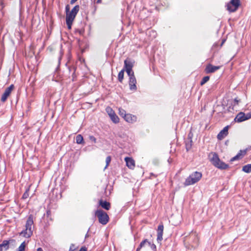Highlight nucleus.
<instances>
[{"instance_id": "obj_1", "label": "nucleus", "mask_w": 251, "mask_h": 251, "mask_svg": "<svg viewBox=\"0 0 251 251\" xmlns=\"http://www.w3.org/2000/svg\"><path fill=\"white\" fill-rule=\"evenodd\" d=\"M25 226V229L23 230L20 234L25 238H29L32 235L34 229L33 216L32 215L30 214L28 216Z\"/></svg>"}, {"instance_id": "obj_2", "label": "nucleus", "mask_w": 251, "mask_h": 251, "mask_svg": "<svg viewBox=\"0 0 251 251\" xmlns=\"http://www.w3.org/2000/svg\"><path fill=\"white\" fill-rule=\"evenodd\" d=\"M184 241L188 244L190 249H195L199 246V238L196 232H192L188 236H186Z\"/></svg>"}, {"instance_id": "obj_3", "label": "nucleus", "mask_w": 251, "mask_h": 251, "mask_svg": "<svg viewBox=\"0 0 251 251\" xmlns=\"http://www.w3.org/2000/svg\"><path fill=\"white\" fill-rule=\"evenodd\" d=\"M201 177L202 174L201 172H194L186 178L183 184L185 186L193 185L199 181Z\"/></svg>"}, {"instance_id": "obj_4", "label": "nucleus", "mask_w": 251, "mask_h": 251, "mask_svg": "<svg viewBox=\"0 0 251 251\" xmlns=\"http://www.w3.org/2000/svg\"><path fill=\"white\" fill-rule=\"evenodd\" d=\"M210 161L214 166L221 170L226 169L229 167L228 164H226L220 159L218 155L216 153L212 154V156L210 158Z\"/></svg>"}, {"instance_id": "obj_5", "label": "nucleus", "mask_w": 251, "mask_h": 251, "mask_svg": "<svg viewBox=\"0 0 251 251\" xmlns=\"http://www.w3.org/2000/svg\"><path fill=\"white\" fill-rule=\"evenodd\" d=\"M95 215L98 217L99 222L101 224L105 225L108 222V215L102 210H97L95 212Z\"/></svg>"}, {"instance_id": "obj_6", "label": "nucleus", "mask_w": 251, "mask_h": 251, "mask_svg": "<svg viewBox=\"0 0 251 251\" xmlns=\"http://www.w3.org/2000/svg\"><path fill=\"white\" fill-rule=\"evenodd\" d=\"M240 5V0H231L227 4V10L230 12L236 11Z\"/></svg>"}, {"instance_id": "obj_7", "label": "nucleus", "mask_w": 251, "mask_h": 251, "mask_svg": "<svg viewBox=\"0 0 251 251\" xmlns=\"http://www.w3.org/2000/svg\"><path fill=\"white\" fill-rule=\"evenodd\" d=\"M14 88V85L11 84L8 87L5 89L1 98V101L5 102L6 100L8 97L10 96L12 91L13 90Z\"/></svg>"}, {"instance_id": "obj_8", "label": "nucleus", "mask_w": 251, "mask_h": 251, "mask_svg": "<svg viewBox=\"0 0 251 251\" xmlns=\"http://www.w3.org/2000/svg\"><path fill=\"white\" fill-rule=\"evenodd\" d=\"M134 61L130 58H126L124 61V67L125 71L127 70L128 72L129 70H132V68L134 66Z\"/></svg>"}, {"instance_id": "obj_9", "label": "nucleus", "mask_w": 251, "mask_h": 251, "mask_svg": "<svg viewBox=\"0 0 251 251\" xmlns=\"http://www.w3.org/2000/svg\"><path fill=\"white\" fill-rule=\"evenodd\" d=\"M79 6L78 5H75L71 10V12L67 14L66 15V18H69L70 19L74 20L75 18L77 13L79 11Z\"/></svg>"}, {"instance_id": "obj_10", "label": "nucleus", "mask_w": 251, "mask_h": 251, "mask_svg": "<svg viewBox=\"0 0 251 251\" xmlns=\"http://www.w3.org/2000/svg\"><path fill=\"white\" fill-rule=\"evenodd\" d=\"M220 68L221 66H216L209 64L206 66L205 71L207 74L213 73L220 69Z\"/></svg>"}, {"instance_id": "obj_11", "label": "nucleus", "mask_w": 251, "mask_h": 251, "mask_svg": "<svg viewBox=\"0 0 251 251\" xmlns=\"http://www.w3.org/2000/svg\"><path fill=\"white\" fill-rule=\"evenodd\" d=\"M228 126H225L218 134V139L221 140L226 137L228 134Z\"/></svg>"}, {"instance_id": "obj_12", "label": "nucleus", "mask_w": 251, "mask_h": 251, "mask_svg": "<svg viewBox=\"0 0 251 251\" xmlns=\"http://www.w3.org/2000/svg\"><path fill=\"white\" fill-rule=\"evenodd\" d=\"M164 226L163 224H160L158 226L157 233V240L158 242H161L163 239V233Z\"/></svg>"}, {"instance_id": "obj_13", "label": "nucleus", "mask_w": 251, "mask_h": 251, "mask_svg": "<svg viewBox=\"0 0 251 251\" xmlns=\"http://www.w3.org/2000/svg\"><path fill=\"white\" fill-rule=\"evenodd\" d=\"M136 79L135 77H132L129 78V89L131 91H136L137 90V87L136 85Z\"/></svg>"}, {"instance_id": "obj_14", "label": "nucleus", "mask_w": 251, "mask_h": 251, "mask_svg": "<svg viewBox=\"0 0 251 251\" xmlns=\"http://www.w3.org/2000/svg\"><path fill=\"white\" fill-rule=\"evenodd\" d=\"M125 160L126 162V165L128 168L130 169H133L134 168L135 161L132 158L126 157L125 158Z\"/></svg>"}, {"instance_id": "obj_15", "label": "nucleus", "mask_w": 251, "mask_h": 251, "mask_svg": "<svg viewBox=\"0 0 251 251\" xmlns=\"http://www.w3.org/2000/svg\"><path fill=\"white\" fill-rule=\"evenodd\" d=\"M235 122L240 123L247 120V118L245 117V114L243 112H240L238 113L234 119Z\"/></svg>"}, {"instance_id": "obj_16", "label": "nucleus", "mask_w": 251, "mask_h": 251, "mask_svg": "<svg viewBox=\"0 0 251 251\" xmlns=\"http://www.w3.org/2000/svg\"><path fill=\"white\" fill-rule=\"evenodd\" d=\"M9 248V241L4 240L0 244V251H6Z\"/></svg>"}, {"instance_id": "obj_17", "label": "nucleus", "mask_w": 251, "mask_h": 251, "mask_svg": "<svg viewBox=\"0 0 251 251\" xmlns=\"http://www.w3.org/2000/svg\"><path fill=\"white\" fill-rule=\"evenodd\" d=\"M246 153V150H240V151L230 159V161L233 162L235 160H238L243 156H244Z\"/></svg>"}, {"instance_id": "obj_18", "label": "nucleus", "mask_w": 251, "mask_h": 251, "mask_svg": "<svg viewBox=\"0 0 251 251\" xmlns=\"http://www.w3.org/2000/svg\"><path fill=\"white\" fill-rule=\"evenodd\" d=\"M124 119L128 123H132L136 121V117L130 114H127Z\"/></svg>"}, {"instance_id": "obj_19", "label": "nucleus", "mask_w": 251, "mask_h": 251, "mask_svg": "<svg viewBox=\"0 0 251 251\" xmlns=\"http://www.w3.org/2000/svg\"><path fill=\"white\" fill-rule=\"evenodd\" d=\"M99 204L103 208L106 210H108L110 208V203L106 201H103L101 200L99 201Z\"/></svg>"}, {"instance_id": "obj_20", "label": "nucleus", "mask_w": 251, "mask_h": 251, "mask_svg": "<svg viewBox=\"0 0 251 251\" xmlns=\"http://www.w3.org/2000/svg\"><path fill=\"white\" fill-rule=\"evenodd\" d=\"M76 143L78 144H84V142L83 136L81 134H78L76 136Z\"/></svg>"}, {"instance_id": "obj_21", "label": "nucleus", "mask_w": 251, "mask_h": 251, "mask_svg": "<svg viewBox=\"0 0 251 251\" xmlns=\"http://www.w3.org/2000/svg\"><path fill=\"white\" fill-rule=\"evenodd\" d=\"M242 171L246 173L251 172V164H247L244 166L242 168Z\"/></svg>"}, {"instance_id": "obj_22", "label": "nucleus", "mask_w": 251, "mask_h": 251, "mask_svg": "<svg viewBox=\"0 0 251 251\" xmlns=\"http://www.w3.org/2000/svg\"><path fill=\"white\" fill-rule=\"evenodd\" d=\"M125 71V69H123L118 74V79L120 82H122L123 80Z\"/></svg>"}, {"instance_id": "obj_23", "label": "nucleus", "mask_w": 251, "mask_h": 251, "mask_svg": "<svg viewBox=\"0 0 251 251\" xmlns=\"http://www.w3.org/2000/svg\"><path fill=\"white\" fill-rule=\"evenodd\" d=\"M111 120L114 123H118L119 121V119L118 117L116 115V114L114 113L112 116L110 117Z\"/></svg>"}, {"instance_id": "obj_24", "label": "nucleus", "mask_w": 251, "mask_h": 251, "mask_svg": "<svg viewBox=\"0 0 251 251\" xmlns=\"http://www.w3.org/2000/svg\"><path fill=\"white\" fill-rule=\"evenodd\" d=\"M73 21H74V20L66 18V24H67L69 29L71 28V26H72Z\"/></svg>"}, {"instance_id": "obj_25", "label": "nucleus", "mask_w": 251, "mask_h": 251, "mask_svg": "<svg viewBox=\"0 0 251 251\" xmlns=\"http://www.w3.org/2000/svg\"><path fill=\"white\" fill-rule=\"evenodd\" d=\"M106 111L108 113L109 117L112 116L114 113H115V112L114 110L110 107H107L106 108Z\"/></svg>"}, {"instance_id": "obj_26", "label": "nucleus", "mask_w": 251, "mask_h": 251, "mask_svg": "<svg viewBox=\"0 0 251 251\" xmlns=\"http://www.w3.org/2000/svg\"><path fill=\"white\" fill-rule=\"evenodd\" d=\"M119 115L124 118L127 114H126V111L122 108H119Z\"/></svg>"}, {"instance_id": "obj_27", "label": "nucleus", "mask_w": 251, "mask_h": 251, "mask_svg": "<svg viewBox=\"0 0 251 251\" xmlns=\"http://www.w3.org/2000/svg\"><path fill=\"white\" fill-rule=\"evenodd\" d=\"M29 189H30V186H29L28 187V188L26 189L25 192L24 193V194L22 196V198L23 199H26L29 197L28 192L29 191Z\"/></svg>"}, {"instance_id": "obj_28", "label": "nucleus", "mask_w": 251, "mask_h": 251, "mask_svg": "<svg viewBox=\"0 0 251 251\" xmlns=\"http://www.w3.org/2000/svg\"><path fill=\"white\" fill-rule=\"evenodd\" d=\"M240 102V100L238 99V98H235L231 103V105L233 106V109L234 107L237 105H238L239 103Z\"/></svg>"}, {"instance_id": "obj_29", "label": "nucleus", "mask_w": 251, "mask_h": 251, "mask_svg": "<svg viewBox=\"0 0 251 251\" xmlns=\"http://www.w3.org/2000/svg\"><path fill=\"white\" fill-rule=\"evenodd\" d=\"M209 76H205L203 77L201 81V85H203L206 82H207L209 80Z\"/></svg>"}, {"instance_id": "obj_30", "label": "nucleus", "mask_w": 251, "mask_h": 251, "mask_svg": "<svg viewBox=\"0 0 251 251\" xmlns=\"http://www.w3.org/2000/svg\"><path fill=\"white\" fill-rule=\"evenodd\" d=\"M147 243H148L149 245H151V243L148 240V239H145L143 241H142L140 243L139 245L140 246V247L143 248V247H144L145 245Z\"/></svg>"}, {"instance_id": "obj_31", "label": "nucleus", "mask_w": 251, "mask_h": 251, "mask_svg": "<svg viewBox=\"0 0 251 251\" xmlns=\"http://www.w3.org/2000/svg\"><path fill=\"white\" fill-rule=\"evenodd\" d=\"M25 250V243L23 242L18 248V251H24Z\"/></svg>"}, {"instance_id": "obj_32", "label": "nucleus", "mask_w": 251, "mask_h": 251, "mask_svg": "<svg viewBox=\"0 0 251 251\" xmlns=\"http://www.w3.org/2000/svg\"><path fill=\"white\" fill-rule=\"evenodd\" d=\"M126 71L129 78L135 77L134 72L132 70H129V72H128L127 70H126Z\"/></svg>"}, {"instance_id": "obj_33", "label": "nucleus", "mask_w": 251, "mask_h": 251, "mask_svg": "<svg viewBox=\"0 0 251 251\" xmlns=\"http://www.w3.org/2000/svg\"><path fill=\"white\" fill-rule=\"evenodd\" d=\"M111 157L110 156H108L106 158V166L105 167V169H106L107 166L109 165L110 161H111Z\"/></svg>"}, {"instance_id": "obj_34", "label": "nucleus", "mask_w": 251, "mask_h": 251, "mask_svg": "<svg viewBox=\"0 0 251 251\" xmlns=\"http://www.w3.org/2000/svg\"><path fill=\"white\" fill-rule=\"evenodd\" d=\"M192 147V141H190V143L186 144V149L187 151L190 150Z\"/></svg>"}, {"instance_id": "obj_35", "label": "nucleus", "mask_w": 251, "mask_h": 251, "mask_svg": "<svg viewBox=\"0 0 251 251\" xmlns=\"http://www.w3.org/2000/svg\"><path fill=\"white\" fill-rule=\"evenodd\" d=\"M66 12V15H67V14H69L70 12V6L69 5H67L65 7Z\"/></svg>"}, {"instance_id": "obj_36", "label": "nucleus", "mask_w": 251, "mask_h": 251, "mask_svg": "<svg viewBox=\"0 0 251 251\" xmlns=\"http://www.w3.org/2000/svg\"><path fill=\"white\" fill-rule=\"evenodd\" d=\"M89 139L92 141L94 142V143H96V138L93 136H90Z\"/></svg>"}, {"instance_id": "obj_37", "label": "nucleus", "mask_w": 251, "mask_h": 251, "mask_svg": "<svg viewBox=\"0 0 251 251\" xmlns=\"http://www.w3.org/2000/svg\"><path fill=\"white\" fill-rule=\"evenodd\" d=\"M46 215L47 217L50 218L51 216V211L50 210H48L46 212Z\"/></svg>"}, {"instance_id": "obj_38", "label": "nucleus", "mask_w": 251, "mask_h": 251, "mask_svg": "<svg viewBox=\"0 0 251 251\" xmlns=\"http://www.w3.org/2000/svg\"><path fill=\"white\" fill-rule=\"evenodd\" d=\"M245 117L247 118V120L250 119L251 118V113H249L245 114Z\"/></svg>"}, {"instance_id": "obj_39", "label": "nucleus", "mask_w": 251, "mask_h": 251, "mask_svg": "<svg viewBox=\"0 0 251 251\" xmlns=\"http://www.w3.org/2000/svg\"><path fill=\"white\" fill-rule=\"evenodd\" d=\"M150 32H151L152 34L154 37H155V36L156 35V33L155 31L152 30L151 31H150Z\"/></svg>"}, {"instance_id": "obj_40", "label": "nucleus", "mask_w": 251, "mask_h": 251, "mask_svg": "<svg viewBox=\"0 0 251 251\" xmlns=\"http://www.w3.org/2000/svg\"><path fill=\"white\" fill-rule=\"evenodd\" d=\"M151 248L152 249V250H156V246L152 244L151 245Z\"/></svg>"}, {"instance_id": "obj_41", "label": "nucleus", "mask_w": 251, "mask_h": 251, "mask_svg": "<svg viewBox=\"0 0 251 251\" xmlns=\"http://www.w3.org/2000/svg\"><path fill=\"white\" fill-rule=\"evenodd\" d=\"M79 251H87V249L85 247H82Z\"/></svg>"}, {"instance_id": "obj_42", "label": "nucleus", "mask_w": 251, "mask_h": 251, "mask_svg": "<svg viewBox=\"0 0 251 251\" xmlns=\"http://www.w3.org/2000/svg\"><path fill=\"white\" fill-rule=\"evenodd\" d=\"M77 0H71L70 3L71 4L74 3L75 1H76Z\"/></svg>"}, {"instance_id": "obj_43", "label": "nucleus", "mask_w": 251, "mask_h": 251, "mask_svg": "<svg viewBox=\"0 0 251 251\" xmlns=\"http://www.w3.org/2000/svg\"><path fill=\"white\" fill-rule=\"evenodd\" d=\"M141 248L142 247H140V246L139 245V247L137 248L136 251H140Z\"/></svg>"}, {"instance_id": "obj_44", "label": "nucleus", "mask_w": 251, "mask_h": 251, "mask_svg": "<svg viewBox=\"0 0 251 251\" xmlns=\"http://www.w3.org/2000/svg\"><path fill=\"white\" fill-rule=\"evenodd\" d=\"M37 251H43L41 248H39L37 249Z\"/></svg>"}, {"instance_id": "obj_45", "label": "nucleus", "mask_w": 251, "mask_h": 251, "mask_svg": "<svg viewBox=\"0 0 251 251\" xmlns=\"http://www.w3.org/2000/svg\"><path fill=\"white\" fill-rule=\"evenodd\" d=\"M101 2V0H97L96 3H100Z\"/></svg>"}, {"instance_id": "obj_46", "label": "nucleus", "mask_w": 251, "mask_h": 251, "mask_svg": "<svg viewBox=\"0 0 251 251\" xmlns=\"http://www.w3.org/2000/svg\"><path fill=\"white\" fill-rule=\"evenodd\" d=\"M151 176H155L154 175H153V173H151Z\"/></svg>"}, {"instance_id": "obj_47", "label": "nucleus", "mask_w": 251, "mask_h": 251, "mask_svg": "<svg viewBox=\"0 0 251 251\" xmlns=\"http://www.w3.org/2000/svg\"><path fill=\"white\" fill-rule=\"evenodd\" d=\"M88 233H87L86 234V235H85V237L86 238V237H88Z\"/></svg>"}, {"instance_id": "obj_48", "label": "nucleus", "mask_w": 251, "mask_h": 251, "mask_svg": "<svg viewBox=\"0 0 251 251\" xmlns=\"http://www.w3.org/2000/svg\"><path fill=\"white\" fill-rule=\"evenodd\" d=\"M218 164H219V166H220L222 165H221V163H219Z\"/></svg>"}]
</instances>
